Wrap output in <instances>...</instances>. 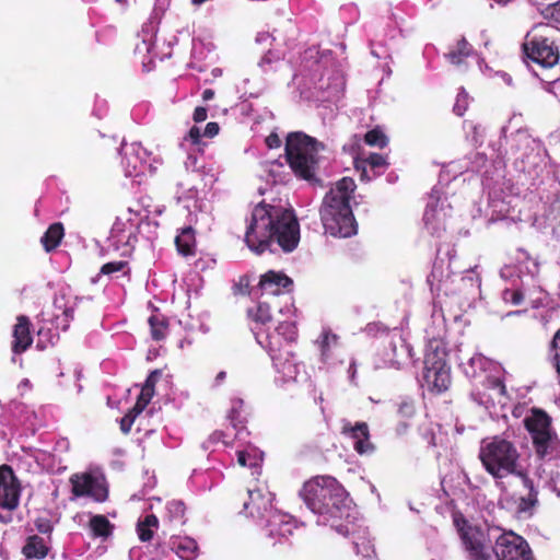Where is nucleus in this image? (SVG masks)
I'll use <instances>...</instances> for the list:
<instances>
[{"label": "nucleus", "mask_w": 560, "mask_h": 560, "mask_svg": "<svg viewBox=\"0 0 560 560\" xmlns=\"http://www.w3.org/2000/svg\"><path fill=\"white\" fill-rule=\"evenodd\" d=\"M300 241V226L291 210L267 203L257 205L252 213L245 233V243L250 250L260 255L272 252L275 242L283 252H292Z\"/></svg>", "instance_id": "nucleus-1"}, {"label": "nucleus", "mask_w": 560, "mask_h": 560, "mask_svg": "<svg viewBox=\"0 0 560 560\" xmlns=\"http://www.w3.org/2000/svg\"><path fill=\"white\" fill-rule=\"evenodd\" d=\"M454 523L470 560H491L488 545L494 540L493 551L497 560H534L526 540L513 532H501L500 527L468 524L464 517L456 516Z\"/></svg>", "instance_id": "nucleus-2"}, {"label": "nucleus", "mask_w": 560, "mask_h": 560, "mask_svg": "<svg viewBox=\"0 0 560 560\" xmlns=\"http://www.w3.org/2000/svg\"><path fill=\"white\" fill-rule=\"evenodd\" d=\"M355 187L352 178L343 177L323 199L320 220L325 232L331 236L350 237L357 233V223L349 203Z\"/></svg>", "instance_id": "nucleus-3"}, {"label": "nucleus", "mask_w": 560, "mask_h": 560, "mask_svg": "<svg viewBox=\"0 0 560 560\" xmlns=\"http://www.w3.org/2000/svg\"><path fill=\"white\" fill-rule=\"evenodd\" d=\"M355 187L352 178L343 177L323 199L320 220L325 232L331 236L350 237L357 233V223L349 203Z\"/></svg>", "instance_id": "nucleus-4"}, {"label": "nucleus", "mask_w": 560, "mask_h": 560, "mask_svg": "<svg viewBox=\"0 0 560 560\" xmlns=\"http://www.w3.org/2000/svg\"><path fill=\"white\" fill-rule=\"evenodd\" d=\"M301 495L314 513L331 518L349 516L346 491L332 477L318 476L305 482Z\"/></svg>", "instance_id": "nucleus-5"}, {"label": "nucleus", "mask_w": 560, "mask_h": 560, "mask_svg": "<svg viewBox=\"0 0 560 560\" xmlns=\"http://www.w3.org/2000/svg\"><path fill=\"white\" fill-rule=\"evenodd\" d=\"M325 145L301 131L291 132L285 142V160L296 176L305 180H315L319 164V152Z\"/></svg>", "instance_id": "nucleus-6"}, {"label": "nucleus", "mask_w": 560, "mask_h": 560, "mask_svg": "<svg viewBox=\"0 0 560 560\" xmlns=\"http://www.w3.org/2000/svg\"><path fill=\"white\" fill-rule=\"evenodd\" d=\"M479 459L487 472L495 479L509 475H523L518 470L520 453L516 446L503 436L485 439L479 450Z\"/></svg>", "instance_id": "nucleus-7"}, {"label": "nucleus", "mask_w": 560, "mask_h": 560, "mask_svg": "<svg viewBox=\"0 0 560 560\" xmlns=\"http://www.w3.org/2000/svg\"><path fill=\"white\" fill-rule=\"evenodd\" d=\"M445 350L438 341L430 342L424 358L423 380L430 389L439 393L451 384L450 368L445 362Z\"/></svg>", "instance_id": "nucleus-8"}, {"label": "nucleus", "mask_w": 560, "mask_h": 560, "mask_svg": "<svg viewBox=\"0 0 560 560\" xmlns=\"http://www.w3.org/2000/svg\"><path fill=\"white\" fill-rule=\"evenodd\" d=\"M70 483L72 494L77 498L89 497L98 503L108 499V485L104 476L92 472L73 474Z\"/></svg>", "instance_id": "nucleus-9"}, {"label": "nucleus", "mask_w": 560, "mask_h": 560, "mask_svg": "<svg viewBox=\"0 0 560 560\" xmlns=\"http://www.w3.org/2000/svg\"><path fill=\"white\" fill-rule=\"evenodd\" d=\"M22 486L13 468L0 465V509L14 511L20 503Z\"/></svg>", "instance_id": "nucleus-10"}, {"label": "nucleus", "mask_w": 560, "mask_h": 560, "mask_svg": "<svg viewBox=\"0 0 560 560\" xmlns=\"http://www.w3.org/2000/svg\"><path fill=\"white\" fill-rule=\"evenodd\" d=\"M526 56L544 68H550L558 62L559 55L552 44L544 37L533 38L524 44Z\"/></svg>", "instance_id": "nucleus-11"}, {"label": "nucleus", "mask_w": 560, "mask_h": 560, "mask_svg": "<svg viewBox=\"0 0 560 560\" xmlns=\"http://www.w3.org/2000/svg\"><path fill=\"white\" fill-rule=\"evenodd\" d=\"M272 494L264 493L261 490H248V501L243 503V508L248 515L258 520H267L271 508Z\"/></svg>", "instance_id": "nucleus-12"}, {"label": "nucleus", "mask_w": 560, "mask_h": 560, "mask_svg": "<svg viewBox=\"0 0 560 560\" xmlns=\"http://www.w3.org/2000/svg\"><path fill=\"white\" fill-rule=\"evenodd\" d=\"M294 524L290 516L280 513L279 511H269L268 518L266 520L267 535L272 539L288 538L292 535Z\"/></svg>", "instance_id": "nucleus-13"}, {"label": "nucleus", "mask_w": 560, "mask_h": 560, "mask_svg": "<svg viewBox=\"0 0 560 560\" xmlns=\"http://www.w3.org/2000/svg\"><path fill=\"white\" fill-rule=\"evenodd\" d=\"M31 326L32 324L27 316H18L16 324L13 327V341L11 348L14 354H21L31 348L33 343Z\"/></svg>", "instance_id": "nucleus-14"}, {"label": "nucleus", "mask_w": 560, "mask_h": 560, "mask_svg": "<svg viewBox=\"0 0 560 560\" xmlns=\"http://www.w3.org/2000/svg\"><path fill=\"white\" fill-rule=\"evenodd\" d=\"M343 433L350 434L353 440V447L359 454H370L374 451L370 442L369 427L365 422H358L355 425L347 423L342 428Z\"/></svg>", "instance_id": "nucleus-15"}, {"label": "nucleus", "mask_w": 560, "mask_h": 560, "mask_svg": "<svg viewBox=\"0 0 560 560\" xmlns=\"http://www.w3.org/2000/svg\"><path fill=\"white\" fill-rule=\"evenodd\" d=\"M272 360L277 371L283 375L284 381L296 380L301 365L290 352L272 355Z\"/></svg>", "instance_id": "nucleus-16"}, {"label": "nucleus", "mask_w": 560, "mask_h": 560, "mask_svg": "<svg viewBox=\"0 0 560 560\" xmlns=\"http://www.w3.org/2000/svg\"><path fill=\"white\" fill-rule=\"evenodd\" d=\"M532 440L535 447V452L537 456L540 458L551 455L557 448V435L551 429L532 435Z\"/></svg>", "instance_id": "nucleus-17"}, {"label": "nucleus", "mask_w": 560, "mask_h": 560, "mask_svg": "<svg viewBox=\"0 0 560 560\" xmlns=\"http://www.w3.org/2000/svg\"><path fill=\"white\" fill-rule=\"evenodd\" d=\"M523 486L527 490L526 495H522L517 501V513L520 514H532L533 509L538 503V492L534 487L533 480H530L526 475H521Z\"/></svg>", "instance_id": "nucleus-18"}, {"label": "nucleus", "mask_w": 560, "mask_h": 560, "mask_svg": "<svg viewBox=\"0 0 560 560\" xmlns=\"http://www.w3.org/2000/svg\"><path fill=\"white\" fill-rule=\"evenodd\" d=\"M49 552V547L44 538L38 535H31L26 538L22 553L26 559H44Z\"/></svg>", "instance_id": "nucleus-19"}, {"label": "nucleus", "mask_w": 560, "mask_h": 560, "mask_svg": "<svg viewBox=\"0 0 560 560\" xmlns=\"http://www.w3.org/2000/svg\"><path fill=\"white\" fill-rule=\"evenodd\" d=\"M260 287L272 295L280 293L281 288H288L292 284V280L285 275L269 271L261 277Z\"/></svg>", "instance_id": "nucleus-20"}, {"label": "nucleus", "mask_w": 560, "mask_h": 560, "mask_svg": "<svg viewBox=\"0 0 560 560\" xmlns=\"http://www.w3.org/2000/svg\"><path fill=\"white\" fill-rule=\"evenodd\" d=\"M524 422L530 436L551 429L550 418L542 410H533L532 415L525 418Z\"/></svg>", "instance_id": "nucleus-21"}, {"label": "nucleus", "mask_w": 560, "mask_h": 560, "mask_svg": "<svg viewBox=\"0 0 560 560\" xmlns=\"http://www.w3.org/2000/svg\"><path fill=\"white\" fill-rule=\"evenodd\" d=\"M65 235L62 223L56 222L48 226L40 238V242L47 253L56 249Z\"/></svg>", "instance_id": "nucleus-22"}, {"label": "nucleus", "mask_w": 560, "mask_h": 560, "mask_svg": "<svg viewBox=\"0 0 560 560\" xmlns=\"http://www.w3.org/2000/svg\"><path fill=\"white\" fill-rule=\"evenodd\" d=\"M172 548L183 560L195 559L198 550L197 542L189 537L177 538L173 541Z\"/></svg>", "instance_id": "nucleus-23"}, {"label": "nucleus", "mask_w": 560, "mask_h": 560, "mask_svg": "<svg viewBox=\"0 0 560 560\" xmlns=\"http://www.w3.org/2000/svg\"><path fill=\"white\" fill-rule=\"evenodd\" d=\"M162 375L163 371L156 369L148 375L144 384H142V411L155 395V385L161 380Z\"/></svg>", "instance_id": "nucleus-24"}, {"label": "nucleus", "mask_w": 560, "mask_h": 560, "mask_svg": "<svg viewBox=\"0 0 560 560\" xmlns=\"http://www.w3.org/2000/svg\"><path fill=\"white\" fill-rule=\"evenodd\" d=\"M175 244L177 246L178 252L182 255L188 256V255L194 254V247H195L194 230L190 226L183 229L180 234L176 236Z\"/></svg>", "instance_id": "nucleus-25"}, {"label": "nucleus", "mask_w": 560, "mask_h": 560, "mask_svg": "<svg viewBox=\"0 0 560 560\" xmlns=\"http://www.w3.org/2000/svg\"><path fill=\"white\" fill-rule=\"evenodd\" d=\"M148 323L150 326L151 337L154 340H161L166 336L168 325L166 318L162 314H151L148 318Z\"/></svg>", "instance_id": "nucleus-26"}, {"label": "nucleus", "mask_w": 560, "mask_h": 560, "mask_svg": "<svg viewBox=\"0 0 560 560\" xmlns=\"http://www.w3.org/2000/svg\"><path fill=\"white\" fill-rule=\"evenodd\" d=\"M90 528L96 537H108L113 532V525L104 515H94L90 520Z\"/></svg>", "instance_id": "nucleus-27"}, {"label": "nucleus", "mask_w": 560, "mask_h": 560, "mask_svg": "<svg viewBox=\"0 0 560 560\" xmlns=\"http://www.w3.org/2000/svg\"><path fill=\"white\" fill-rule=\"evenodd\" d=\"M471 52V47L465 38L458 40L455 49H452L446 57L453 65H460L463 59Z\"/></svg>", "instance_id": "nucleus-28"}, {"label": "nucleus", "mask_w": 560, "mask_h": 560, "mask_svg": "<svg viewBox=\"0 0 560 560\" xmlns=\"http://www.w3.org/2000/svg\"><path fill=\"white\" fill-rule=\"evenodd\" d=\"M393 357L389 359L388 366L400 369L405 360L410 355V349L405 342H400L399 347L392 346Z\"/></svg>", "instance_id": "nucleus-29"}, {"label": "nucleus", "mask_w": 560, "mask_h": 560, "mask_svg": "<svg viewBox=\"0 0 560 560\" xmlns=\"http://www.w3.org/2000/svg\"><path fill=\"white\" fill-rule=\"evenodd\" d=\"M140 415V394L136 397L133 407L120 420V430L128 433L136 418Z\"/></svg>", "instance_id": "nucleus-30"}, {"label": "nucleus", "mask_w": 560, "mask_h": 560, "mask_svg": "<svg viewBox=\"0 0 560 560\" xmlns=\"http://www.w3.org/2000/svg\"><path fill=\"white\" fill-rule=\"evenodd\" d=\"M265 167L273 183L284 180L285 167L282 162L278 160L269 161L265 163Z\"/></svg>", "instance_id": "nucleus-31"}, {"label": "nucleus", "mask_w": 560, "mask_h": 560, "mask_svg": "<svg viewBox=\"0 0 560 560\" xmlns=\"http://www.w3.org/2000/svg\"><path fill=\"white\" fill-rule=\"evenodd\" d=\"M364 140L369 145L377 147L381 149L387 144V137L378 128L368 131L364 136Z\"/></svg>", "instance_id": "nucleus-32"}, {"label": "nucleus", "mask_w": 560, "mask_h": 560, "mask_svg": "<svg viewBox=\"0 0 560 560\" xmlns=\"http://www.w3.org/2000/svg\"><path fill=\"white\" fill-rule=\"evenodd\" d=\"M159 520L155 515L150 514L142 521V541H148L153 537L152 528H158Z\"/></svg>", "instance_id": "nucleus-33"}, {"label": "nucleus", "mask_w": 560, "mask_h": 560, "mask_svg": "<svg viewBox=\"0 0 560 560\" xmlns=\"http://www.w3.org/2000/svg\"><path fill=\"white\" fill-rule=\"evenodd\" d=\"M138 162L139 158L137 153H125V170L127 176L137 177L139 175Z\"/></svg>", "instance_id": "nucleus-34"}, {"label": "nucleus", "mask_w": 560, "mask_h": 560, "mask_svg": "<svg viewBox=\"0 0 560 560\" xmlns=\"http://www.w3.org/2000/svg\"><path fill=\"white\" fill-rule=\"evenodd\" d=\"M249 314L253 316L254 320L261 324H266L271 319L270 307L266 303H259L256 313L253 315L252 311H249Z\"/></svg>", "instance_id": "nucleus-35"}, {"label": "nucleus", "mask_w": 560, "mask_h": 560, "mask_svg": "<svg viewBox=\"0 0 560 560\" xmlns=\"http://www.w3.org/2000/svg\"><path fill=\"white\" fill-rule=\"evenodd\" d=\"M468 107V94L464 89H460L457 94L456 102L454 104L453 110L457 116H463Z\"/></svg>", "instance_id": "nucleus-36"}, {"label": "nucleus", "mask_w": 560, "mask_h": 560, "mask_svg": "<svg viewBox=\"0 0 560 560\" xmlns=\"http://www.w3.org/2000/svg\"><path fill=\"white\" fill-rule=\"evenodd\" d=\"M126 266H127V262L122 261V260L110 261V262L104 264L102 266L100 275L110 276L115 272L122 271Z\"/></svg>", "instance_id": "nucleus-37"}, {"label": "nucleus", "mask_w": 560, "mask_h": 560, "mask_svg": "<svg viewBox=\"0 0 560 560\" xmlns=\"http://www.w3.org/2000/svg\"><path fill=\"white\" fill-rule=\"evenodd\" d=\"M551 349L553 351L555 368L560 375V328L557 330L551 340Z\"/></svg>", "instance_id": "nucleus-38"}, {"label": "nucleus", "mask_w": 560, "mask_h": 560, "mask_svg": "<svg viewBox=\"0 0 560 560\" xmlns=\"http://www.w3.org/2000/svg\"><path fill=\"white\" fill-rule=\"evenodd\" d=\"M544 18L560 23V0L556 3L549 4L542 11Z\"/></svg>", "instance_id": "nucleus-39"}, {"label": "nucleus", "mask_w": 560, "mask_h": 560, "mask_svg": "<svg viewBox=\"0 0 560 560\" xmlns=\"http://www.w3.org/2000/svg\"><path fill=\"white\" fill-rule=\"evenodd\" d=\"M277 330L289 340H294L296 337V328L293 323H281Z\"/></svg>", "instance_id": "nucleus-40"}, {"label": "nucleus", "mask_w": 560, "mask_h": 560, "mask_svg": "<svg viewBox=\"0 0 560 560\" xmlns=\"http://www.w3.org/2000/svg\"><path fill=\"white\" fill-rule=\"evenodd\" d=\"M489 364L488 359H486L481 354H476L469 360V366L474 370L471 376H476V369L483 371L486 370L487 365Z\"/></svg>", "instance_id": "nucleus-41"}, {"label": "nucleus", "mask_w": 560, "mask_h": 560, "mask_svg": "<svg viewBox=\"0 0 560 560\" xmlns=\"http://www.w3.org/2000/svg\"><path fill=\"white\" fill-rule=\"evenodd\" d=\"M237 463L243 467L248 466L250 468L256 467L258 465L257 458L252 457V455L245 451L237 452Z\"/></svg>", "instance_id": "nucleus-42"}, {"label": "nucleus", "mask_w": 560, "mask_h": 560, "mask_svg": "<svg viewBox=\"0 0 560 560\" xmlns=\"http://www.w3.org/2000/svg\"><path fill=\"white\" fill-rule=\"evenodd\" d=\"M242 406H243L242 399L232 400V407H231V410H230L228 417L234 428H236V425H237L238 418H240V409L242 408Z\"/></svg>", "instance_id": "nucleus-43"}, {"label": "nucleus", "mask_w": 560, "mask_h": 560, "mask_svg": "<svg viewBox=\"0 0 560 560\" xmlns=\"http://www.w3.org/2000/svg\"><path fill=\"white\" fill-rule=\"evenodd\" d=\"M441 213L438 211L436 206H428L424 212V222L427 225L433 224L434 222H441Z\"/></svg>", "instance_id": "nucleus-44"}, {"label": "nucleus", "mask_w": 560, "mask_h": 560, "mask_svg": "<svg viewBox=\"0 0 560 560\" xmlns=\"http://www.w3.org/2000/svg\"><path fill=\"white\" fill-rule=\"evenodd\" d=\"M35 527L36 529L40 533V534H44V535H49L51 534L54 527H52V524L50 522V520L48 518H45V517H38L35 520Z\"/></svg>", "instance_id": "nucleus-45"}, {"label": "nucleus", "mask_w": 560, "mask_h": 560, "mask_svg": "<svg viewBox=\"0 0 560 560\" xmlns=\"http://www.w3.org/2000/svg\"><path fill=\"white\" fill-rule=\"evenodd\" d=\"M168 512L172 517L179 518L185 514V505L182 501H172L168 503Z\"/></svg>", "instance_id": "nucleus-46"}, {"label": "nucleus", "mask_w": 560, "mask_h": 560, "mask_svg": "<svg viewBox=\"0 0 560 560\" xmlns=\"http://www.w3.org/2000/svg\"><path fill=\"white\" fill-rule=\"evenodd\" d=\"M505 301L512 302L514 305H518L524 300V295L518 290H505L503 293Z\"/></svg>", "instance_id": "nucleus-47"}, {"label": "nucleus", "mask_w": 560, "mask_h": 560, "mask_svg": "<svg viewBox=\"0 0 560 560\" xmlns=\"http://www.w3.org/2000/svg\"><path fill=\"white\" fill-rule=\"evenodd\" d=\"M282 57L272 51V50H268V52L261 58L260 62H259V67L262 68L264 70H267L266 69V66L267 65H271L273 61H279Z\"/></svg>", "instance_id": "nucleus-48"}, {"label": "nucleus", "mask_w": 560, "mask_h": 560, "mask_svg": "<svg viewBox=\"0 0 560 560\" xmlns=\"http://www.w3.org/2000/svg\"><path fill=\"white\" fill-rule=\"evenodd\" d=\"M366 162L372 167H381V166H384L386 164V161H385L384 156L381 155V154H377V153L370 154V156L368 158Z\"/></svg>", "instance_id": "nucleus-49"}, {"label": "nucleus", "mask_w": 560, "mask_h": 560, "mask_svg": "<svg viewBox=\"0 0 560 560\" xmlns=\"http://www.w3.org/2000/svg\"><path fill=\"white\" fill-rule=\"evenodd\" d=\"M219 129L220 128H219V125L217 122H213V121L208 122L206 128H205V130H203L202 136L208 137V138H212V137L218 135Z\"/></svg>", "instance_id": "nucleus-50"}, {"label": "nucleus", "mask_w": 560, "mask_h": 560, "mask_svg": "<svg viewBox=\"0 0 560 560\" xmlns=\"http://www.w3.org/2000/svg\"><path fill=\"white\" fill-rule=\"evenodd\" d=\"M187 138L191 141L192 144H198L201 138L200 129L196 126L191 127Z\"/></svg>", "instance_id": "nucleus-51"}, {"label": "nucleus", "mask_w": 560, "mask_h": 560, "mask_svg": "<svg viewBox=\"0 0 560 560\" xmlns=\"http://www.w3.org/2000/svg\"><path fill=\"white\" fill-rule=\"evenodd\" d=\"M266 144L270 149L279 148L281 144V140L277 133H270L266 138Z\"/></svg>", "instance_id": "nucleus-52"}, {"label": "nucleus", "mask_w": 560, "mask_h": 560, "mask_svg": "<svg viewBox=\"0 0 560 560\" xmlns=\"http://www.w3.org/2000/svg\"><path fill=\"white\" fill-rule=\"evenodd\" d=\"M207 119V108L206 107H197L194 112V120L196 122H201Z\"/></svg>", "instance_id": "nucleus-53"}, {"label": "nucleus", "mask_w": 560, "mask_h": 560, "mask_svg": "<svg viewBox=\"0 0 560 560\" xmlns=\"http://www.w3.org/2000/svg\"><path fill=\"white\" fill-rule=\"evenodd\" d=\"M399 412L406 417H410L413 415L415 412V408H413V405L410 404V402H402L400 406H399Z\"/></svg>", "instance_id": "nucleus-54"}, {"label": "nucleus", "mask_w": 560, "mask_h": 560, "mask_svg": "<svg viewBox=\"0 0 560 560\" xmlns=\"http://www.w3.org/2000/svg\"><path fill=\"white\" fill-rule=\"evenodd\" d=\"M272 40H275V37L267 32L258 33L256 37L258 44H271Z\"/></svg>", "instance_id": "nucleus-55"}, {"label": "nucleus", "mask_w": 560, "mask_h": 560, "mask_svg": "<svg viewBox=\"0 0 560 560\" xmlns=\"http://www.w3.org/2000/svg\"><path fill=\"white\" fill-rule=\"evenodd\" d=\"M354 547L357 549V553H362L365 557H369L371 555V552H373V548L370 545V542L363 544L362 545V547H363L362 550L359 548V544L358 542H354Z\"/></svg>", "instance_id": "nucleus-56"}, {"label": "nucleus", "mask_w": 560, "mask_h": 560, "mask_svg": "<svg viewBox=\"0 0 560 560\" xmlns=\"http://www.w3.org/2000/svg\"><path fill=\"white\" fill-rule=\"evenodd\" d=\"M517 138H518V142L525 144V145H529L532 143H535V140H533L526 133H518L517 135Z\"/></svg>", "instance_id": "nucleus-57"}, {"label": "nucleus", "mask_w": 560, "mask_h": 560, "mask_svg": "<svg viewBox=\"0 0 560 560\" xmlns=\"http://www.w3.org/2000/svg\"><path fill=\"white\" fill-rule=\"evenodd\" d=\"M330 339L336 341L337 340V336L336 335H330L328 332H326L324 335V339H323V350H325L326 347H328L329 342H330Z\"/></svg>", "instance_id": "nucleus-58"}, {"label": "nucleus", "mask_w": 560, "mask_h": 560, "mask_svg": "<svg viewBox=\"0 0 560 560\" xmlns=\"http://www.w3.org/2000/svg\"><path fill=\"white\" fill-rule=\"evenodd\" d=\"M355 373H357V364H355V361L352 360L350 363V366H349V374H350L351 382L354 381Z\"/></svg>", "instance_id": "nucleus-59"}, {"label": "nucleus", "mask_w": 560, "mask_h": 560, "mask_svg": "<svg viewBox=\"0 0 560 560\" xmlns=\"http://www.w3.org/2000/svg\"><path fill=\"white\" fill-rule=\"evenodd\" d=\"M214 96V91L211 90V89H207L203 91L202 93V98L203 101H209V100H212Z\"/></svg>", "instance_id": "nucleus-60"}, {"label": "nucleus", "mask_w": 560, "mask_h": 560, "mask_svg": "<svg viewBox=\"0 0 560 560\" xmlns=\"http://www.w3.org/2000/svg\"><path fill=\"white\" fill-rule=\"evenodd\" d=\"M156 483L155 477L152 475L149 477L148 482L145 483V487L153 488Z\"/></svg>", "instance_id": "nucleus-61"}, {"label": "nucleus", "mask_w": 560, "mask_h": 560, "mask_svg": "<svg viewBox=\"0 0 560 560\" xmlns=\"http://www.w3.org/2000/svg\"><path fill=\"white\" fill-rule=\"evenodd\" d=\"M225 372L224 371H221L220 373H218L217 377H215V382L217 383H220L222 382L224 378H225Z\"/></svg>", "instance_id": "nucleus-62"}, {"label": "nucleus", "mask_w": 560, "mask_h": 560, "mask_svg": "<svg viewBox=\"0 0 560 560\" xmlns=\"http://www.w3.org/2000/svg\"><path fill=\"white\" fill-rule=\"evenodd\" d=\"M135 527H136V532H137V533H138V535L140 536V517H139V518H138V521L136 522Z\"/></svg>", "instance_id": "nucleus-63"}, {"label": "nucleus", "mask_w": 560, "mask_h": 560, "mask_svg": "<svg viewBox=\"0 0 560 560\" xmlns=\"http://www.w3.org/2000/svg\"><path fill=\"white\" fill-rule=\"evenodd\" d=\"M0 521H1L2 523H4V524H5V523L11 522V517H10V516H9V517H3V516L0 514Z\"/></svg>", "instance_id": "nucleus-64"}]
</instances>
